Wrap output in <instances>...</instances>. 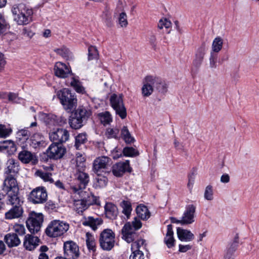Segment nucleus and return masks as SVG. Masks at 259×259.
I'll return each mask as SVG.
<instances>
[{"instance_id": "obj_1", "label": "nucleus", "mask_w": 259, "mask_h": 259, "mask_svg": "<svg viewBox=\"0 0 259 259\" xmlns=\"http://www.w3.org/2000/svg\"><path fill=\"white\" fill-rule=\"evenodd\" d=\"M11 12L13 20L19 25H25L32 21L33 10L23 4L14 5Z\"/></svg>"}, {"instance_id": "obj_2", "label": "nucleus", "mask_w": 259, "mask_h": 259, "mask_svg": "<svg viewBox=\"0 0 259 259\" xmlns=\"http://www.w3.org/2000/svg\"><path fill=\"white\" fill-rule=\"evenodd\" d=\"M57 96L63 108L68 112H72L77 106V99L74 94L68 89H63L57 92Z\"/></svg>"}, {"instance_id": "obj_3", "label": "nucleus", "mask_w": 259, "mask_h": 259, "mask_svg": "<svg viewBox=\"0 0 259 259\" xmlns=\"http://www.w3.org/2000/svg\"><path fill=\"white\" fill-rule=\"evenodd\" d=\"M141 227L140 220L135 218L132 223L127 222L123 227L121 230L122 238L128 243L133 242L137 237L136 231Z\"/></svg>"}, {"instance_id": "obj_4", "label": "nucleus", "mask_w": 259, "mask_h": 259, "mask_svg": "<svg viewBox=\"0 0 259 259\" xmlns=\"http://www.w3.org/2000/svg\"><path fill=\"white\" fill-rule=\"evenodd\" d=\"M69 228L68 223L60 220H53L48 225L46 234L50 237H57L66 232Z\"/></svg>"}, {"instance_id": "obj_5", "label": "nucleus", "mask_w": 259, "mask_h": 259, "mask_svg": "<svg viewBox=\"0 0 259 259\" xmlns=\"http://www.w3.org/2000/svg\"><path fill=\"white\" fill-rule=\"evenodd\" d=\"M110 103L116 114L121 118L124 119L126 116V110L123 100V95L121 94H112L110 98Z\"/></svg>"}, {"instance_id": "obj_6", "label": "nucleus", "mask_w": 259, "mask_h": 259, "mask_svg": "<svg viewBox=\"0 0 259 259\" xmlns=\"http://www.w3.org/2000/svg\"><path fill=\"white\" fill-rule=\"evenodd\" d=\"M99 243L103 250H110L115 244L114 233L111 229L104 230L100 234Z\"/></svg>"}, {"instance_id": "obj_7", "label": "nucleus", "mask_w": 259, "mask_h": 259, "mask_svg": "<svg viewBox=\"0 0 259 259\" xmlns=\"http://www.w3.org/2000/svg\"><path fill=\"white\" fill-rule=\"evenodd\" d=\"M44 220V216L41 213L31 212L26 221V226L31 233L38 232L41 228Z\"/></svg>"}, {"instance_id": "obj_8", "label": "nucleus", "mask_w": 259, "mask_h": 259, "mask_svg": "<svg viewBox=\"0 0 259 259\" xmlns=\"http://www.w3.org/2000/svg\"><path fill=\"white\" fill-rule=\"evenodd\" d=\"M83 170H77L75 174L74 184L71 186L73 192L75 193L84 189L89 183V175L83 171Z\"/></svg>"}, {"instance_id": "obj_9", "label": "nucleus", "mask_w": 259, "mask_h": 259, "mask_svg": "<svg viewBox=\"0 0 259 259\" xmlns=\"http://www.w3.org/2000/svg\"><path fill=\"white\" fill-rule=\"evenodd\" d=\"M64 258L66 259H77L79 255L78 245L72 241H67L64 243Z\"/></svg>"}, {"instance_id": "obj_10", "label": "nucleus", "mask_w": 259, "mask_h": 259, "mask_svg": "<svg viewBox=\"0 0 259 259\" xmlns=\"http://www.w3.org/2000/svg\"><path fill=\"white\" fill-rule=\"evenodd\" d=\"M69 132L65 128H58L49 134L50 140L57 144L66 142L69 140Z\"/></svg>"}, {"instance_id": "obj_11", "label": "nucleus", "mask_w": 259, "mask_h": 259, "mask_svg": "<svg viewBox=\"0 0 259 259\" xmlns=\"http://www.w3.org/2000/svg\"><path fill=\"white\" fill-rule=\"evenodd\" d=\"M47 192L42 187H38L34 189L30 194V200L34 204L43 203L47 199Z\"/></svg>"}, {"instance_id": "obj_12", "label": "nucleus", "mask_w": 259, "mask_h": 259, "mask_svg": "<svg viewBox=\"0 0 259 259\" xmlns=\"http://www.w3.org/2000/svg\"><path fill=\"white\" fill-rule=\"evenodd\" d=\"M110 165V159L107 156H101L95 159L93 163V171L97 175L104 172Z\"/></svg>"}, {"instance_id": "obj_13", "label": "nucleus", "mask_w": 259, "mask_h": 259, "mask_svg": "<svg viewBox=\"0 0 259 259\" xmlns=\"http://www.w3.org/2000/svg\"><path fill=\"white\" fill-rule=\"evenodd\" d=\"M66 152L64 147L57 143L52 144L47 150L48 156L53 159H59L62 158Z\"/></svg>"}, {"instance_id": "obj_14", "label": "nucleus", "mask_w": 259, "mask_h": 259, "mask_svg": "<svg viewBox=\"0 0 259 259\" xmlns=\"http://www.w3.org/2000/svg\"><path fill=\"white\" fill-rule=\"evenodd\" d=\"M196 206L193 204L186 206V210L181 218L182 225L191 224L195 222Z\"/></svg>"}, {"instance_id": "obj_15", "label": "nucleus", "mask_w": 259, "mask_h": 259, "mask_svg": "<svg viewBox=\"0 0 259 259\" xmlns=\"http://www.w3.org/2000/svg\"><path fill=\"white\" fill-rule=\"evenodd\" d=\"M19 160L25 164L31 163L35 164L38 162V159L34 153L26 150L20 151L18 156Z\"/></svg>"}, {"instance_id": "obj_16", "label": "nucleus", "mask_w": 259, "mask_h": 259, "mask_svg": "<svg viewBox=\"0 0 259 259\" xmlns=\"http://www.w3.org/2000/svg\"><path fill=\"white\" fill-rule=\"evenodd\" d=\"M3 190L5 192L13 191L18 192L19 188L17 182L14 176H7L4 181Z\"/></svg>"}, {"instance_id": "obj_17", "label": "nucleus", "mask_w": 259, "mask_h": 259, "mask_svg": "<svg viewBox=\"0 0 259 259\" xmlns=\"http://www.w3.org/2000/svg\"><path fill=\"white\" fill-rule=\"evenodd\" d=\"M126 171H131L128 160L117 163L112 166V172L116 177L121 176Z\"/></svg>"}, {"instance_id": "obj_18", "label": "nucleus", "mask_w": 259, "mask_h": 259, "mask_svg": "<svg viewBox=\"0 0 259 259\" xmlns=\"http://www.w3.org/2000/svg\"><path fill=\"white\" fill-rule=\"evenodd\" d=\"M54 70L55 75L61 78L67 77L71 73L70 67L61 62L56 63Z\"/></svg>"}, {"instance_id": "obj_19", "label": "nucleus", "mask_w": 259, "mask_h": 259, "mask_svg": "<svg viewBox=\"0 0 259 259\" xmlns=\"http://www.w3.org/2000/svg\"><path fill=\"white\" fill-rule=\"evenodd\" d=\"M6 165L5 174L8 176L14 177L19 170V162L14 159H9L7 162Z\"/></svg>"}, {"instance_id": "obj_20", "label": "nucleus", "mask_w": 259, "mask_h": 259, "mask_svg": "<svg viewBox=\"0 0 259 259\" xmlns=\"http://www.w3.org/2000/svg\"><path fill=\"white\" fill-rule=\"evenodd\" d=\"M39 241L37 237L27 234L24 237L23 245L26 249L32 250L38 245Z\"/></svg>"}, {"instance_id": "obj_21", "label": "nucleus", "mask_w": 259, "mask_h": 259, "mask_svg": "<svg viewBox=\"0 0 259 259\" xmlns=\"http://www.w3.org/2000/svg\"><path fill=\"white\" fill-rule=\"evenodd\" d=\"M75 194H78L79 197L82 198L88 206L94 204H99L96 197L89 192L84 191L82 190L75 193Z\"/></svg>"}, {"instance_id": "obj_22", "label": "nucleus", "mask_w": 259, "mask_h": 259, "mask_svg": "<svg viewBox=\"0 0 259 259\" xmlns=\"http://www.w3.org/2000/svg\"><path fill=\"white\" fill-rule=\"evenodd\" d=\"M105 213L107 218L114 220L115 219L118 214L117 206L111 202L106 203L105 206Z\"/></svg>"}, {"instance_id": "obj_23", "label": "nucleus", "mask_w": 259, "mask_h": 259, "mask_svg": "<svg viewBox=\"0 0 259 259\" xmlns=\"http://www.w3.org/2000/svg\"><path fill=\"white\" fill-rule=\"evenodd\" d=\"M205 53V45L204 44H203L199 48H198L196 51L195 54V58L193 62V65L195 67L198 68L200 66L204 59Z\"/></svg>"}, {"instance_id": "obj_24", "label": "nucleus", "mask_w": 259, "mask_h": 259, "mask_svg": "<svg viewBox=\"0 0 259 259\" xmlns=\"http://www.w3.org/2000/svg\"><path fill=\"white\" fill-rule=\"evenodd\" d=\"M177 233L178 238L182 241L190 242L194 239V235L190 230L178 228Z\"/></svg>"}, {"instance_id": "obj_25", "label": "nucleus", "mask_w": 259, "mask_h": 259, "mask_svg": "<svg viewBox=\"0 0 259 259\" xmlns=\"http://www.w3.org/2000/svg\"><path fill=\"white\" fill-rule=\"evenodd\" d=\"M23 213V210L20 205H13V207L5 213V218L11 220L20 217Z\"/></svg>"}, {"instance_id": "obj_26", "label": "nucleus", "mask_w": 259, "mask_h": 259, "mask_svg": "<svg viewBox=\"0 0 259 259\" xmlns=\"http://www.w3.org/2000/svg\"><path fill=\"white\" fill-rule=\"evenodd\" d=\"M164 242L169 248H172L175 245V239L174 237V232L171 225L167 226V232L164 238Z\"/></svg>"}, {"instance_id": "obj_27", "label": "nucleus", "mask_w": 259, "mask_h": 259, "mask_svg": "<svg viewBox=\"0 0 259 259\" xmlns=\"http://www.w3.org/2000/svg\"><path fill=\"white\" fill-rule=\"evenodd\" d=\"M238 244V237L236 236L234 241L231 243L227 248L224 255L225 259H231L236 250Z\"/></svg>"}, {"instance_id": "obj_28", "label": "nucleus", "mask_w": 259, "mask_h": 259, "mask_svg": "<svg viewBox=\"0 0 259 259\" xmlns=\"http://www.w3.org/2000/svg\"><path fill=\"white\" fill-rule=\"evenodd\" d=\"M6 201L8 204L12 205H20V200L18 196V192H14L13 191L6 192Z\"/></svg>"}, {"instance_id": "obj_29", "label": "nucleus", "mask_w": 259, "mask_h": 259, "mask_svg": "<svg viewBox=\"0 0 259 259\" xmlns=\"http://www.w3.org/2000/svg\"><path fill=\"white\" fill-rule=\"evenodd\" d=\"M85 161L84 157L81 153H77L76 154L75 158L72 160V163L75 165L77 170H84Z\"/></svg>"}, {"instance_id": "obj_30", "label": "nucleus", "mask_w": 259, "mask_h": 259, "mask_svg": "<svg viewBox=\"0 0 259 259\" xmlns=\"http://www.w3.org/2000/svg\"><path fill=\"white\" fill-rule=\"evenodd\" d=\"M158 78L151 75L147 76V96L151 95L156 88L157 84L153 81H158Z\"/></svg>"}, {"instance_id": "obj_31", "label": "nucleus", "mask_w": 259, "mask_h": 259, "mask_svg": "<svg viewBox=\"0 0 259 259\" xmlns=\"http://www.w3.org/2000/svg\"><path fill=\"white\" fill-rule=\"evenodd\" d=\"M30 145L34 148L42 146L45 141L44 137L40 134H35L30 138Z\"/></svg>"}, {"instance_id": "obj_32", "label": "nucleus", "mask_w": 259, "mask_h": 259, "mask_svg": "<svg viewBox=\"0 0 259 259\" xmlns=\"http://www.w3.org/2000/svg\"><path fill=\"white\" fill-rule=\"evenodd\" d=\"M103 221L100 218L94 219L93 217H89L82 224L84 226H88L91 227L93 230H96L97 229L98 226L101 225Z\"/></svg>"}, {"instance_id": "obj_33", "label": "nucleus", "mask_w": 259, "mask_h": 259, "mask_svg": "<svg viewBox=\"0 0 259 259\" xmlns=\"http://www.w3.org/2000/svg\"><path fill=\"white\" fill-rule=\"evenodd\" d=\"M223 39L220 36L215 37L212 41L210 53L218 54L222 49Z\"/></svg>"}, {"instance_id": "obj_34", "label": "nucleus", "mask_w": 259, "mask_h": 259, "mask_svg": "<svg viewBox=\"0 0 259 259\" xmlns=\"http://www.w3.org/2000/svg\"><path fill=\"white\" fill-rule=\"evenodd\" d=\"M5 239L9 247L18 245L20 241L16 234H9L5 236Z\"/></svg>"}, {"instance_id": "obj_35", "label": "nucleus", "mask_w": 259, "mask_h": 259, "mask_svg": "<svg viewBox=\"0 0 259 259\" xmlns=\"http://www.w3.org/2000/svg\"><path fill=\"white\" fill-rule=\"evenodd\" d=\"M54 51L58 55L62 56L67 60H70L73 59L72 53L65 47H62L60 48L55 49Z\"/></svg>"}, {"instance_id": "obj_36", "label": "nucleus", "mask_w": 259, "mask_h": 259, "mask_svg": "<svg viewBox=\"0 0 259 259\" xmlns=\"http://www.w3.org/2000/svg\"><path fill=\"white\" fill-rule=\"evenodd\" d=\"M82 120L74 114L69 119V124L72 128L77 130L82 126Z\"/></svg>"}, {"instance_id": "obj_37", "label": "nucleus", "mask_w": 259, "mask_h": 259, "mask_svg": "<svg viewBox=\"0 0 259 259\" xmlns=\"http://www.w3.org/2000/svg\"><path fill=\"white\" fill-rule=\"evenodd\" d=\"M120 205L122 208V213L128 219L132 210L131 202L128 200H123L120 202Z\"/></svg>"}, {"instance_id": "obj_38", "label": "nucleus", "mask_w": 259, "mask_h": 259, "mask_svg": "<svg viewBox=\"0 0 259 259\" xmlns=\"http://www.w3.org/2000/svg\"><path fill=\"white\" fill-rule=\"evenodd\" d=\"M86 244L90 250H96V242L94 237L89 232L86 233Z\"/></svg>"}, {"instance_id": "obj_39", "label": "nucleus", "mask_w": 259, "mask_h": 259, "mask_svg": "<svg viewBox=\"0 0 259 259\" xmlns=\"http://www.w3.org/2000/svg\"><path fill=\"white\" fill-rule=\"evenodd\" d=\"M74 209L78 213L82 212L88 207L85 202L80 198V199L75 200L74 202Z\"/></svg>"}, {"instance_id": "obj_40", "label": "nucleus", "mask_w": 259, "mask_h": 259, "mask_svg": "<svg viewBox=\"0 0 259 259\" xmlns=\"http://www.w3.org/2000/svg\"><path fill=\"white\" fill-rule=\"evenodd\" d=\"M35 174L36 176L41 178L45 182H48L52 183L54 181L52 178V174L51 173L38 170L35 172Z\"/></svg>"}, {"instance_id": "obj_41", "label": "nucleus", "mask_w": 259, "mask_h": 259, "mask_svg": "<svg viewBox=\"0 0 259 259\" xmlns=\"http://www.w3.org/2000/svg\"><path fill=\"white\" fill-rule=\"evenodd\" d=\"M74 114L83 120L91 115V111L84 108H79L75 111Z\"/></svg>"}, {"instance_id": "obj_42", "label": "nucleus", "mask_w": 259, "mask_h": 259, "mask_svg": "<svg viewBox=\"0 0 259 259\" xmlns=\"http://www.w3.org/2000/svg\"><path fill=\"white\" fill-rule=\"evenodd\" d=\"M87 141V135L84 133L78 134L75 137V147L77 149H79L81 146L83 145Z\"/></svg>"}, {"instance_id": "obj_43", "label": "nucleus", "mask_w": 259, "mask_h": 259, "mask_svg": "<svg viewBox=\"0 0 259 259\" xmlns=\"http://www.w3.org/2000/svg\"><path fill=\"white\" fill-rule=\"evenodd\" d=\"M153 83L157 84L156 89L159 93L165 94L167 92L168 85L164 81H162L159 79L158 81H153Z\"/></svg>"}, {"instance_id": "obj_44", "label": "nucleus", "mask_w": 259, "mask_h": 259, "mask_svg": "<svg viewBox=\"0 0 259 259\" xmlns=\"http://www.w3.org/2000/svg\"><path fill=\"white\" fill-rule=\"evenodd\" d=\"M107 179L104 176L98 175L96 178V182H95V187L97 188H103L105 187L107 184Z\"/></svg>"}, {"instance_id": "obj_45", "label": "nucleus", "mask_w": 259, "mask_h": 259, "mask_svg": "<svg viewBox=\"0 0 259 259\" xmlns=\"http://www.w3.org/2000/svg\"><path fill=\"white\" fill-rule=\"evenodd\" d=\"M121 135L124 141L127 143H131L134 141V139L131 136L126 126H124L122 128Z\"/></svg>"}, {"instance_id": "obj_46", "label": "nucleus", "mask_w": 259, "mask_h": 259, "mask_svg": "<svg viewBox=\"0 0 259 259\" xmlns=\"http://www.w3.org/2000/svg\"><path fill=\"white\" fill-rule=\"evenodd\" d=\"M70 85L77 93H83L84 92L83 87L77 79L72 78L70 82Z\"/></svg>"}, {"instance_id": "obj_47", "label": "nucleus", "mask_w": 259, "mask_h": 259, "mask_svg": "<svg viewBox=\"0 0 259 259\" xmlns=\"http://www.w3.org/2000/svg\"><path fill=\"white\" fill-rule=\"evenodd\" d=\"M99 116L101 123L104 125L109 124L112 121L111 114L109 112L100 113Z\"/></svg>"}, {"instance_id": "obj_48", "label": "nucleus", "mask_w": 259, "mask_h": 259, "mask_svg": "<svg viewBox=\"0 0 259 259\" xmlns=\"http://www.w3.org/2000/svg\"><path fill=\"white\" fill-rule=\"evenodd\" d=\"M136 213L138 217L141 219L144 220L146 219V206L143 204L139 205L136 209Z\"/></svg>"}, {"instance_id": "obj_49", "label": "nucleus", "mask_w": 259, "mask_h": 259, "mask_svg": "<svg viewBox=\"0 0 259 259\" xmlns=\"http://www.w3.org/2000/svg\"><path fill=\"white\" fill-rule=\"evenodd\" d=\"M123 153L125 156L133 157L139 155L138 151L133 147H126L123 149Z\"/></svg>"}, {"instance_id": "obj_50", "label": "nucleus", "mask_w": 259, "mask_h": 259, "mask_svg": "<svg viewBox=\"0 0 259 259\" xmlns=\"http://www.w3.org/2000/svg\"><path fill=\"white\" fill-rule=\"evenodd\" d=\"M119 132L117 128H108L106 131L105 135L108 138H116Z\"/></svg>"}, {"instance_id": "obj_51", "label": "nucleus", "mask_w": 259, "mask_h": 259, "mask_svg": "<svg viewBox=\"0 0 259 259\" xmlns=\"http://www.w3.org/2000/svg\"><path fill=\"white\" fill-rule=\"evenodd\" d=\"M10 28L4 16L0 14V34L6 32Z\"/></svg>"}, {"instance_id": "obj_52", "label": "nucleus", "mask_w": 259, "mask_h": 259, "mask_svg": "<svg viewBox=\"0 0 259 259\" xmlns=\"http://www.w3.org/2000/svg\"><path fill=\"white\" fill-rule=\"evenodd\" d=\"M118 24L121 27H125L128 24L127 15L125 13L122 12L118 17Z\"/></svg>"}, {"instance_id": "obj_53", "label": "nucleus", "mask_w": 259, "mask_h": 259, "mask_svg": "<svg viewBox=\"0 0 259 259\" xmlns=\"http://www.w3.org/2000/svg\"><path fill=\"white\" fill-rule=\"evenodd\" d=\"M98 56L97 49L93 46H90L88 48V59L91 60L96 59Z\"/></svg>"}, {"instance_id": "obj_54", "label": "nucleus", "mask_w": 259, "mask_h": 259, "mask_svg": "<svg viewBox=\"0 0 259 259\" xmlns=\"http://www.w3.org/2000/svg\"><path fill=\"white\" fill-rule=\"evenodd\" d=\"M204 197V198L207 200H211L213 199V191L212 186L208 185L206 187Z\"/></svg>"}, {"instance_id": "obj_55", "label": "nucleus", "mask_w": 259, "mask_h": 259, "mask_svg": "<svg viewBox=\"0 0 259 259\" xmlns=\"http://www.w3.org/2000/svg\"><path fill=\"white\" fill-rule=\"evenodd\" d=\"M13 231L18 235H22L25 233V229L24 225L16 224L13 226Z\"/></svg>"}, {"instance_id": "obj_56", "label": "nucleus", "mask_w": 259, "mask_h": 259, "mask_svg": "<svg viewBox=\"0 0 259 259\" xmlns=\"http://www.w3.org/2000/svg\"><path fill=\"white\" fill-rule=\"evenodd\" d=\"M171 26V23L170 21L166 18L161 19L158 23V27L159 29H162L164 27L169 28Z\"/></svg>"}, {"instance_id": "obj_57", "label": "nucleus", "mask_w": 259, "mask_h": 259, "mask_svg": "<svg viewBox=\"0 0 259 259\" xmlns=\"http://www.w3.org/2000/svg\"><path fill=\"white\" fill-rule=\"evenodd\" d=\"M12 130L11 128H7L5 125L0 124V138H6L9 136Z\"/></svg>"}, {"instance_id": "obj_58", "label": "nucleus", "mask_w": 259, "mask_h": 259, "mask_svg": "<svg viewBox=\"0 0 259 259\" xmlns=\"http://www.w3.org/2000/svg\"><path fill=\"white\" fill-rule=\"evenodd\" d=\"M129 259H144V254L142 251L139 250L133 251Z\"/></svg>"}, {"instance_id": "obj_59", "label": "nucleus", "mask_w": 259, "mask_h": 259, "mask_svg": "<svg viewBox=\"0 0 259 259\" xmlns=\"http://www.w3.org/2000/svg\"><path fill=\"white\" fill-rule=\"evenodd\" d=\"M34 34L35 33L29 27H24L22 30V35L28 38H31Z\"/></svg>"}, {"instance_id": "obj_60", "label": "nucleus", "mask_w": 259, "mask_h": 259, "mask_svg": "<svg viewBox=\"0 0 259 259\" xmlns=\"http://www.w3.org/2000/svg\"><path fill=\"white\" fill-rule=\"evenodd\" d=\"M218 57V54L210 53L209 57V65L211 68H214L217 67V59Z\"/></svg>"}, {"instance_id": "obj_61", "label": "nucleus", "mask_w": 259, "mask_h": 259, "mask_svg": "<svg viewBox=\"0 0 259 259\" xmlns=\"http://www.w3.org/2000/svg\"><path fill=\"white\" fill-rule=\"evenodd\" d=\"M8 99L10 101L16 103H20L21 99L18 97L17 94L13 93H10L8 95Z\"/></svg>"}, {"instance_id": "obj_62", "label": "nucleus", "mask_w": 259, "mask_h": 259, "mask_svg": "<svg viewBox=\"0 0 259 259\" xmlns=\"http://www.w3.org/2000/svg\"><path fill=\"white\" fill-rule=\"evenodd\" d=\"M17 135L19 137L27 139L30 136V132L26 130H20Z\"/></svg>"}, {"instance_id": "obj_63", "label": "nucleus", "mask_w": 259, "mask_h": 259, "mask_svg": "<svg viewBox=\"0 0 259 259\" xmlns=\"http://www.w3.org/2000/svg\"><path fill=\"white\" fill-rule=\"evenodd\" d=\"M195 182V175L192 174L189 176L188 183L187 186L190 190H192Z\"/></svg>"}, {"instance_id": "obj_64", "label": "nucleus", "mask_w": 259, "mask_h": 259, "mask_svg": "<svg viewBox=\"0 0 259 259\" xmlns=\"http://www.w3.org/2000/svg\"><path fill=\"white\" fill-rule=\"evenodd\" d=\"M179 247V251L181 252H186L192 248V246L189 244H187V245L180 244Z\"/></svg>"}]
</instances>
